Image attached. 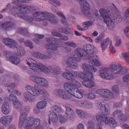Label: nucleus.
<instances>
[{"label":"nucleus","mask_w":129,"mask_h":129,"mask_svg":"<svg viewBox=\"0 0 129 129\" xmlns=\"http://www.w3.org/2000/svg\"><path fill=\"white\" fill-rule=\"evenodd\" d=\"M25 89L29 93L35 96L44 94L43 97L41 98V100L48 101L49 100L48 97L49 93L46 90L38 84L35 85L34 87L30 85H27L25 87Z\"/></svg>","instance_id":"nucleus-1"},{"label":"nucleus","mask_w":129,"mask_h":129,"mask_svg":"<svg viewBox=\"0 0 129 129\" xmlns=\"http://www.w3.org/2000/svg\"><path fill=\"white\" fill-rule=\"evenodd\" d=\"M96 107L101 112L96 115V118L97 120L99 122H104L105 123L107 119L106 115L109 114L110 113V110L108 105L107 104L103 105L101 102H98Z\"/></svg>","instance_id":"nucleus-2"},{"label":"nucleus","mask_w":129,"mask_h":129,"mask_svg":"<svg viewBox=\"0 0 129 129\" xmlns=\"http://www.w3.org/2000/svg\"><path fill=\"white\" fill-rule=\"evenodd\" d=\"M99 11L108 28L111 30L113 29L115 27L114 22L109 16L108 12L103 9H100Z\"/></svg>","instance_id":"nucleus-3"},{"label":"nucleus","mask_w":129,"mask_h":129,"mask_svg":"<svg viewBox=\"0 0 129 129\" xmlns=\"http://www.w3.org/2000/svg\"><path fill=\"white\" fill-rule=\"evenodd\" d=\"M110 68L111 73L114 74L121 75L127 72V70L119 63L112 64L110 66Z\"/></svg>","instance_id":"nucleus-4"},{"label":"nucleus","mask_w":129,"mask_h":129,"mask_svg":"<svg viewBox=\"0 0 129 129\" xmlns=\"http://www.w3.org/2000/svg\"><path fill=\"white\" fill-rule=\"evenodd\" d=\"M53 93L65 100L70 99L72 97L71 92L62 89H55L53 91Z\"/></svg>","instance_id":"nucleus-5"},{"label":"nucleus","mask_w":129,"mask_h":129,"mask_svg":"<svg viewBox=\"0 0 129 129\" xmlns=\"http://www.w3.org/2000/svg\"><path fill=\"white\" fill-rule=\"evenodd\" d=\"M109 71V69L107 68H102L99 71V76L103 78L111 80L112 79L113 76L111 74L108 73Z\"/></svg>","instance_id":"nucleus-6"},{"label":"nucleus","mask_w":129,"mask_h":129,"mask_svg":"<svg viewBox=\"0 0 129 129\" xmlns=\"http://www.w3.org/2000/svg\"><path fill=\"white\" fill-rule=\"evenodd\" d=\"M31 78V79L34 81L36 82L40 86L46 87L48 85V81L43 78L37 76H35Z\"/></svg>","instance_id":"nucleus-7"},{"label":"nucleus","mask_w":129,"mask_h":129,"mask_svg":"<svg viewBox=\"0 0 129 129\" xmlns=\"http://www.w3.org/2000/svg\"><path fill=\"white\" fill-rule=\"evenodd\" d=\"M75 55H74L76 58H77V60L81 61V58H83L84 59H88V57L85 54L84 49L81 48H78L75 50Z\"/></svg>","instance_id":"nucleus-8"},{"label":"nucleus","mask_w":129,"mask_h":129,"mask_svg":"<svg viewBox=\"0 0 129 129\" xmlns=\"http://www.w3.org/2000/svg\"><path fill=\"white\" fill-rule=\"evenodd\" d=\"M4 102L2 106V112L4 114L9 113L10 110V101L8 97H6L4 99Z\"/></svg>","instance_id":"nucleus-9"},{"label":"nucleus","mask_w":129,"mask_h":129,"mask_svg":"<svg viewBox=\"0 0 129 129\" xmlns=\"http://www.w3.org/2000/svg\"><path fill=\"white\" fill-rule=\"evenodd\" d=\"M29 67L30 69L34 71H37L39 69L44 72V71H46L47 69V67L41 63L37 64L33 62L31 63V64L29 66Z\"/></svg>","instance_id":"nucleus-10"},{"label":"nucleus","mask_w":129,"mask_h":129,"mask_svg":"<svg viewBox=\"0 0 129 129\" xmlns=\"http://www.w3.org/2000/svg\"><path fill=\"white\" fill-rule=\"evenodd\" d=\"M94 46L86 44L84 45L83 47L85 55L87 56H89L88 59L90 58V56L92 55L94 53Z\"/></svg>","instance_id":"nucleus-11"},{"label":"nucleus","mask_w":129,"mask_h":129,"mask_svg":"<svg viewBox=\"0 0 129 129\" xmlns=\"http://www.w3.org/2000/svg\"><path fill=\"white\" fill-rule=\"evenodd\" d=\"M75 57L73 55V56L68 58L66 60L68 66L73 68L77 67L78 65L77 62L80 61L77 60V58Z\"/></svg>","instance_id":"nucleus-12"},{"label":"nucleus","mask_w":129,"mask_h":129,"mask_svg":"<svg viewBox=\"0 0 129 129\" xmlns=\"http://www.w3.org/2000/svg\"><path fill=\"white\" fill-rule=\"evenodd\" d=\"M13 118L12 116L11 115L3 116L1 118L0 122L5 126H7L10 124Z\"/></svg>","instance_id":"nucleus-13"},{"label":"nucleus","mask_w":129,"mask_h":129,"mask_svg":"<svg viewBox=\"0 0 129 129\" xmlns=\"http://www.w3.org/2000/svg\"><path fill=\"white\" fill-rule=\"evenodd\" d=\"M89 5L88 3L86 4L85 5L82 6L81 10L84 14L88 18L90 19L92 18L93 15L88 11L89 9Z\"/></svg>","instance_id":"nucleus-14"},{"label":"nucleus","mask_w":129,"mask_h":129,"mask_svg":"<svg viewBox=\"0 0 129 129\" xmlns=\"http://www.w3.org/2000/svg\"><path fill=\"white\" fill-rule=\"evenodd\" d=\"M33 55L34 57L41 59H47L51 58L52 56L51 52H48L47 55L42 54L39 52H34Z\"/></svg>","instance_id":"nucleus-15"},{"label":"nucleus","mask_w":129,"mask_h":129,"mask_svg":"<svg viewBox=\"0 0 129 129\" xmlns=\"http://www.w3.org/2000/svg\"><path fill=\"white\" fill-rule=\"evenodd\" d=\"M3 42L5 45L10 48L16 47L17 44L16 41L11 39L5 38L3 40Z\"/></svg>","instance_id":"nucleus-16"},{"label":"nucleus","mask_w":129,"mask_h":129,"mask_svg":"<svg viewBox=\"0 0 129 129\" xmlns=\"http://www.w3.org/2000/svg\"><path fill=\"white\" fill-rule=\"evenodd\" d=\"M16 27V24L13 21H8L5 22L2 24V28L4 30H9L11 28H14Z\"/></svg>","instance_id":"nucleus-17"},{"label":"nucleus","mask_w":129,"mask_h":129,"mask_svg":"<svg viewBox=\"0 0 129 129\" xmlns=\"http://www.w3.org/2000/svg\"><path fill=\"white\" fill-rule=\"evenodd\" d=\"M27 114L25 112L21 113L20 115L19 123V127H21L25 125V122L27 118Z\"/></svg>","instance_id":"nucleus-18"},{"label":"nucleus","mask_w":129,"mask_h":129,"mask_svg":"<svg viewBox=\"0 0 129 129\" xmlns=\"http://www.w3.org/2000/svg\"><path fill=\"white\" fill-rule=\"evenodd\" d=\"M47 69L46 71H44L45 73L48 72L49 71L56 74H60L61 72V68L58 66H56L53 67H49L48 68H47Z\"/></svg>","instance_id":"nucleus-19"},{"label":"nucleus","mask_w":129,"mask_h":129,"mask_svg":"<svg viewBox=\"0 0 129 129\" xmlns=\"http://www.w3.org/2000/svg\"><path fill=\"white\" fill-rule=\"evenodd\" d=\"M64 87L65 90L69 92L70 91L71 93L72 92H73L76 89V87L75 85H73V84L70 83H66L64 85Z\"/></svg>","instance_id":"nucleus-20"},{"label":"nucleus","mask_w":129,"mask_h":129,"mask_svg":"<svg viewBox=\"0 0 129 129\" xmlns=\"http://www.w3.org/2000/svg\"><path fill=\"white\" fill-rule=\"evenodd\" d=\"M83 91V90L82 89H81L79 91H78V88L76 87V89L73 91V92H72L71 94L72 96L73 95L76 97L81 99L83 97L82 94Z\"/></svg>","instance_id":"nucleus-21"},{"label":"nucleus","mask_w":129,"mask_h":129,"mask_svg":"<svg viewBox=\"0 0 129 129\" xmlns=\"http://www.w3.org/2000/svg\"><path fill=\"white\" fill-rule=\"evenodd\" d=\"M82 68L84 71L87 72L91 71L94 73L97 71V69L96 68L90 66L89 65L86 63H83L82 65Z\"/></svg>","instance_id":"nucleus-22"},{"label":"nucleus","mask_w":129,"mask_h":129,"mask_svg":"<svg viewBox=\"0 0 129 129\" xmlns=\"http://www.w3.org/2000/svg\"><path fill=\"white\" fill-rule=\"evenodd\" d=\"M66 108V113L68 117L71 118L73 117L74 114V112L72 109L71 108L70 106L68 104L65 105Z\"/></svg>","instance_id":"nucleus-23"},{"label":"nucleus","mask_w":129,"mask_h":129,"mask_svg":"<svg viewBox=\"0 0 129 129\" xmlns=\"http://www.w3.org/2000/svg\"><path fill=\"white\" fill-rule=\"evenodd\" d=\"M105 124H108L115 127L117 126V123L114 118L112 117L107 118V119L105 121Z\"/></svg>","instance_id":"nucleus-24"},{"label":"nucleus","mask_w":129,"mask_h":129,"mask_svg":"<svg viewBox=\"0 0 129 129\" xmlns=\"http://www.w3.org/2000/svg\"><path fill=\"white\" fill-rule=\"evenodd\" d=\"M49 120L54 123L58 121V119L57 114L50 112L49 115Z\"/></svg>","instance_id":"nucleus-25"},{"label":"nucleus","mask_w":129,"mask_h":129,"mask_svg":"<svg viewBox=\"0 0 129 129\" xmlns=\"http://www.w3.org/2000/svg\"><path fill=\"white\" fill-rule=\"evenodd\" d=\"M109 38L108 37L106 40H104L101 42L100 45L103 52H104L105 49L107 47L109 43Z\"/></svg>","instance_id":"nucleus-26"},{"label":"nucleus","mask_w":129,"mask_h":129,"mask_svg":"<svg viewBox=\"0 0 129 129\" xmlns=\"http://www.w3.org/2000/svg\"><path fill=\"white\" fill-rule=\"evenodd\" d=\"M17 54L19 56H23L26 54V51L24 48L21 46L17 48Z\"/></svg>","instance_id":"nucleus-27"},{"label":"nucleus","mask_w":129,"mask_h":129,"mask_svg":"<svg viewBox=\"0 0 129 129\" xmlns=\"http://www.w3.org/2000/svg\"><path fill=\"white\" fill-rule=\"evenodd\" d=\"M15 84L14 83H12L10 85L6 84L5 86L8 87V91L9 92L11 93H15V91H16V90L13 89L15 87ZM17 92H18L17 91Z\"/></svg>","instance_id":"nucleus-28"},{"label":"nucleus","mask_w":129,"mask_h":129,"mask_svg":"<svg viewBox=\"0 0 129 129\" xmlns=\"http://www.w3.org/2000/svg\"><path fill=\"white\" fill-rule=\"evenodd\" d=\"M82 83L84 85L89 88L92 87L95 85L94 82L90 81L84 80L83 81Z\"/></svg>","instance_id":"nucleus-29"},{"label":"nucleus","mask_w":129,"mask_h":129,"mask_svg":"<svg viewBox=\"0 0 129 129\" xmlns=\"http://www.w3.org/2000/svg\"><path fill=\"white\" fill-rule=\"evenodd\" d=\"M61 108L57 105H55L52 107L51 110L50 112L56 114L61 112Z\"/></svg>","instance_id":"nucleus-30"},{"label":"nucleus","mask_w":129,"mask_h":129,"mask_svg":"<svg viewBox=\"0 0 129 129\" xmlns=\"http://www.w3.org/2000/svg\"><path fill=\"white\" fill-rule=\"evenodd\" d=\"M18 31L21 35L24 36L29 37L32 34V33H29L27 29H19Z\"/></svg>","instance_id":"nucleus-31"},{"label":"nucleus","mask_w":129,"mask_h":129,"mask_svg":"<svg viewBox=\"0 0 129 129\" xmlns=\"http://www.w3.org/2000/svg\"><path fill=\"white\" fill-rule=\"evenodd\" d=\"M41 12H36L34 13V20L37 21H43Z\"/></svg>","instance_id":"nucleus-32"},{"label":"nucleus","mask_w":129,"mask_h":129,"mask_svg":"<svg viewBox=\"0 0 129 129\" xmlns=\"http://www.w3.org/2000/svg\"><path fill=\"white\" fill-rule=\"evenodd\" d=\"M33 8L32 6H20V9L19 12L20 13H25L26 12L27 9L30 10Z\"/></svg>","instance_id":"nucleus-33"},{"label":"nucleus","mask_w":129,"mask_h":129,"mask_svg":"<svg viewBox=\"0 0 129 129\" xmlns=\"http://www.w3.org/2000/svg\"><path fill=\"white\" fill-rule=\"evenodd\" d=\"M47 21L52 24L57 23V22L56 16L52 14H50Z\"/></svg>","instance_id":"nucleus-34"},{"label":"nucleus","mask_w":129,"mask_h":129,"mask_svg":"<svg viewBox=\"0 0 129 129\" xmlns=\"http://www.w3.org/2000/svg\"><path fill=\"white\" fill-rule=\"evenodd\" d=\"M14 107L17 110L21 111L22 110V105L20 102L17 100L13 103Z\"/></svg>","instance_id":"nucleus-35"},{"label":"nucleus","mask_w":129,"mask_h":129,"mask_svg":"<svg viewBox=\"0 0 129 129\" xmlns=\"http://www.w3.org/2000/svg\"><path fill=\"white\" fill-rule=\"evenodd\" d=\"M46 105V102L43 100L38 103L37 105V107L38 109H41L44 108Z\"/></svg>","instance_id":"nucleus-36"},{"label":"nucleus","mask_w":129,"mask_h":129,"mask_svg":"<svg viewBox=\"0 0 129 129\" xmlns=\"http://www.w3.org/2000/svg\"><path fill=\"white\" fill-rule=\"evenodd\" d=\"M62 76L64 78L71 81L73 79V76L72 74L69 73H64L62 74Z\"/></svg>","instance_id":"nucleus-37"},{"label":"nucleus","mask_w":129,"mask_h":129,"mask_svg":"<svg viewBox=\"0 0 129 129\" xmlns=\"http://www.w3.org/2000/svg\"><path fill=\"white\" fill-rule=\"evenodd\" d=\"M10 61L14 64L17 65L20 62L19 58L16 57H14V56L10 59Z\"/></svg>","instance_id":"nucleus-38"},{"label":"nucleus","mask_w":129,"mask_h":129,"mask_svg":"<svg viewBox=\"0 0 129 129\" xmlns=\"http://www.w3.org/2000/svg\"><path fill=\"white\" fill-rule=\"evenodd\" d=\"M85 79L92 80L93 79V74L90 71L87 72V73L85 74Z\"/></svg>","instance_id":"nucleus-39"},{"label":"nucleus","mask_w":129,"mask_h":129,"mask_svg":"<svg viewBox=\"0 0 129 129\" xmlns=\"http://www.w3.org/2000/svg\"><path fill=\"white\" fill-rule=\"evenodd\" d=\"M4 54L9 60L14 56V53L13 52L7 51L4 52Z\"/></svg>","instance_id":"nucleus-40"},{"label":"nucleus","mask_w":129,"mask_h":129,"mask_svg":"<svg viewBox=\"0 0 129 129\" xmlns=\"http://www.w3.org/2000/svg\"><path fill=\"white\" fill-rule=\"evenodd\" d=\"M34 118L33 117H31L27 118L25 122V124H29L31 125H33L34 121Z\"/></svg>","instance_id":"nucleus-41"},{"label":"nucleus","mask_w":129,"mask_h":129,"mask_svg":"<svg viewBox=\"0 0 129 129\" xmlns=\"http://www.w3.org/2000/svg\"><path fill=\"white\" fill-rule=\"evenodd\" d=\"M48 2L52 5L56 7H59L60 5L59 2L57 0H49Z\"/></svg>","instance_id":"nucleus-42"},{"label":"nucleus","mask_w":129,"mask_h":129,"mask_svg":"<svg viewBox=\"0 0 129 129\" xmlns=\"http://www.w3.org/2000/svg\"><path fill=\"white\" fill-rule=\"evenodd\" d=\"M42 16L43 17V20H47L50 14H51L46 12H41Z\"/></svg>","instance_id":"nucleus-43"},{"label":"nucleus","mask_w":129,"mask_h":129,"mask_svg":"<svg viewBox=\"0 0 129 129\" xmlns=\"http://www.w3.org/2000/svg\"><path fill=\"white\" fill-rule=\"evenodd\" d=\"M124 20V21L126 20V23L127 24L129 25V16L128 17H124L122 18L121 17L119 16H117V18H116V20L118 21L119 22H120L122 20Z\"/></svg>","instance_id":"nucleus-44"},{"label":"nucleus","mask_w":129,"mask_h":129,"mask_svg":"<svg viewBox=\"0 0 129 129\" xmlns=\"http://www.w3.org/2000/svg\"><path fill=\"white\" fill-rule=\"evenodd\" d=\"M58 117L60 122L62 123H64L67 120L66 117L61 114H58Z\"/></svg>","instance_id":"nucleus-45"},{"label":"nucleus","mask_w":129,"mask_h":129,"mask_svg":"<svg viewBox=\"0 0 129 129\" xmlns=\"http://www.w3.org/2000/svg\"><path fill=\"white\" fill-rule=\"evenodd\" d=\"M24 44L26 46L30 48V49L33 48V46L31 42L29 40H27L25 41Z\"/></svg>","instance_id":"nucleus-46"},{"label":"nucleus","mask_w":129,"mask_h":129,"mask_svg":"<svg viewBox=\"0 0 129 129\" xmlns=\"http://www.w3.org/2000/svg\"><path fill=\"white\" fill-rule=\"evenodd\" d=\"M34 16H29L26 14L25 17L24 18V19L29 22H32L34 20Z\"/></svg>","instance_id":"nucleus-47"},{"label":"nucleus","mask_w":129,"mask_h":129,"mask_svg":"<svg viewBox=\"0 0 129 129\" xmlns=\"http://www.w3.org/2000/svg\"><path fill=\"white\" fill-rule=\"evenodd\" d=\"M98 56L95 55V61L93 64L94 66H95L99 67L101 66L102 64V63L98 60Z\"/></svg>","instance_id":"nucleus-48"},{"label":"nucleus","mask_w":129,"mask_h":129,"mask_svg":"<svg viewBox=\"0 0 129 129\" xmlns=\"http://www.w3.org/2000/svg\"><path fill=\"white\" fill-rule=\"evenodd\" d=\"M122 111L119 110H117L113 112V115L114 116H118L119 118V117L122 115Z\"/></svg>","instance_id":"nucleus-49"},{"label":"nucleus","mask_w":129,"mask_h":129,"mask_svg":"<svg viewBox=\"0 0 129 129\" xmlns=\"http://www.w3.org/2000/svg\"><path fill=\"white\" fill-rule=\"evenodd\" d=\"M104 37V33H101L100 35L95 39V41L97 43H99L101 41Z\"/></svg>","instance_id":"nucleus-50"},{"label":"nucleus","mask_w":129,"mask_h":129,"mask_svg":"<svg viewBox=\"0 0 129 129\" xmlns=\"http://www.w3.org/2000/svg\"><path fill=\"white\" fill-rule=\"evenodd\" d=\"M101 94L102 96L105 98H106L108 93L109 92V90L106 89H101L100 90Z\"/></svg>","instance_id":"nucleus-51"},{"label":"nucleus","mask_w":129,"mask_h":129,"mask_svg":"<svg viewBox=\"0 0 129 129\" xmlns=\"http://www.w3.org/2000/svg\"><path fill=\"white\" fill-rule=\"evenodd\" d=\"M57 40V39L55 38L51 37H48L46 39V41L48 42L53 44L55 43L56 42Z\"/></svg>","instance_id":"nucleus-52"},{"label":"nucleus","mask_w":129,"mask_h":129,"mask_svg":"<svg viewBox=\"0 0 129 129\" xmlns=\"http://www.w3.org/2000/svg\"><path fill=\"white\" fill-rule=\"evenodd\" d=\"M65 44L67 46H70L73 48H76L77 47V45L76 44L73 42H67L65 43Z\"/></svg>","instance_id":"nucleus-53"},{"label":"nucleus","mask_w":129,"mask_h":129,"mask_svg":"<svg viewBox=\"0 0 129 129\" xmlns=\"http://www.w3.org/2000/svg\"><path fill=\"white\" fill-rule=\"evenodd\" d=\"M85 74L81 72H78L77 73V76L82 79H85Z\"/></svg>","instance_id":"nucleus-54"},{"label":"nucleus","mask_w":129,"mask_h":129,"mask_svg":"<svg viewBox=\"0 0 129 129\" xmlns=\"http://www.w3.org/2000/svg\"><path fill=\"white\" fill-rule=\"evenodd\" d=\"M71 81L73 83V85L75 86L77 88L78 87H80L81 86L80 83L74 78L72 79Z\"/></svg>","instance_id":"nucleus-55"},{"label":"nucleus","mask_w":129,"mask_h":129,"mask_svg":"<svg viewBox=\"0 0 129 129\" xmlns=\"http://www.w3.org/2000/svg\"><path fill=\"white\" fill-rule=\"evenodd\" d=\"M76 112L79 116L82 118H83L84 112L82 110L77 109L76 110Z\"/></svg>","instance_id":"nucleus-56"},{"label":"nucleus","mask_w":129,"mask_h":129,"mask_svg":"<svg viewBox=\"0 0 129 129\" xmlns=\"http://www.w3.org/2000/svg\"><path fill=\"white\" fill-rule=\"evenodd\" d=\"M90 56V58L88 59L90 60H89V62L90 63V65H91L90 64L94 66V63L95 60V55L94 56L91 55Z\"/></svg>","instance_id":"nucleus-57"},{"label":"nucleus","mask_w":129,"mask_h":129,"mask_svg":"<svg viewBox=\"0 0 129 129\" xmlns=\"http://www.w3.org/2000/svg\"><path fill=\"white\" fill-rule=\"evenodd\" d=\"M9 99L12 101L13 103L15 101H16L17 100L16 97L14 95H13V93L10 95L9 96Z\"/></svg>","instance_id":"nucleus-58"},{"label":"nucleus","mask_w":129,"mask_h":129,"mask_svg":"<svg viewBox=\"0 0 129 129\" xmlns=\"http://www.w3.org/2000/svg\"><path fill=\"white\" fill-rule=\"evenodd\" d=\"M84 24L82 26L83 27H86L88 28V27L93 25V22L91 21H88L84 23Z\"/></svg>","instance_id":"nucleus-59"},{"label":"nucleus","mask_w":129,"mask_h":129,"mask_svg":"<svg viewBox=\"0 0 129 129\" xmlns=\"http://www.w3.org/2000/svg\"><path fill=\"white\" fill-rule=\"evenodd\" d=\"M68 19L69 20L71 21L73 23L75 24V21L76 19L75 17L71 15H68Z\"/></svg>","instance_id":"nucleus-60"},{"label":"nucleus","mask_w":129,"mask_h":129,"mask_svg":"<svg viewBox=\"0 0 129 129\" xmlns=\"http://www.w3.org/2000/svg\"><path fill=\"white\" fill-rule=\"evenodd\" d=\"M87 97L89 99H93L95 97V94L92 93H88L87 94Z\"/></svg>","instance_id":"nucleus-61"},{"label":"nucleus","mask_w":129,"mask_h":129,"mask_svg":"<svg viewBox=\"0 0 129 129\" xmlns=\"http://www.w3.org/2000/svg\"><path fill=\"white\" fill-rule=\"evenodd\" d=\"M6 83V79L4 76H2L0 78V84L3 85Z\"/></svg>","instance_id":"nucleus-62"},{"label":"nucleus","mask_w":129,"mask_h":129,"mask_svg":"<svg viewBox=\"0 0 129 129\" xmlns=\"http://www.w3.org/2000/svg\"><path fill=\"white\" fill-rule=\"evenodd\" d=\"M29 124H25L24 126L25 129H34L35 128V127L33 125H30Z\"/></svg>","instance_id":"nucleus-63"},{"label":"nucleus","mask_w":129,"mask_h":129,"mask_svg":"<svg viewBox=\"0 0 129 129\" xmlns=\"http://www.w3.org/2000/svg\"><path fill=\"white\" fill-rule=\"evenodd\" d=\"M124 32L126 36L129 38V27H126L124 30Z\"/></svg>","instance_id":"nucleus-64"}]
</instances>
